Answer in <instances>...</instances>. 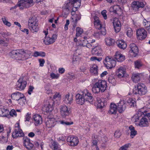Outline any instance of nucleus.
Segmentation results:
<instances>
[{
    "label": "nucleus",
    "instance_id": "nucleus-18",
    "mask_svg": "<svg viewBox=\"0 0 150 150\" xmlns=\"http://www.w3.org/2000/svg\"><path fill=\"white\" fill-rule=\"evenodd\" d=\"M76 103L80 105L83 104L86 101L83 93L81 94H78L76 96Z\"/></svg>",
    "mask_w": 150,
    "mask_h": 150
},
{
    "label": "nucleus",
    "instance_id": "nucleus-49",
    "mask_svg": "<svg viewBox=\"0 0 150 150\" xmlns=\"http://www.w3.org/2000/svg\"><path fill=\"white\" fill-rule=\"evenodd\" d=\"M0 112H2V116H6L8 114L9 112L8 110L7 109H3L2 110L0 109Z\"/></svg>",
    "mask_w": 150,
    "mask_h": 150
},
{
    "label": "nucleus",
    "instance_id": "nucleus-15",
    "mask_svg": "<svg viewBox=\"0 0 150 150\" xmlns=\"http://www.w3.org/2000/svg\"><path fill=\"white\" fill-rule=\"evenodd\" d=\"M86 101H88L90 103L92 102L93 98L91 93L87 90H84L82 92Z\"/></svg>",
    "mask_w": 150,
    "mask_h": 150
},
{
    "label": "nucleus",
    "instance_id": "nucleus-42",
    "mask_svg": "<svg viewBox=\"0 0 150 150\" xmlns=\"http://www.w3.org/2000/svg\"><path fill=\"white\" fill-rule=\"evenodd\" d=\"M90 71L91 73L94 74H97L98 66L96 65H92L90 69Z\"/></svg>",
    "mask_w": 150,
    "mask_h": 150
},
{
    "label": "nucleus",
    "instance_id": "nucleus-24",
    "mask_svg": "<svg viewBox=\"0 0 150 150\" xmlns=\"http://www.w3.org/2000/svg\"><path fill=\"white\" fill-rule=\"evenodd\" d=\"M23 142L24 146L28 149L30 150L32 149L33 145L30 143L29 139L25 138L24 139Z\"/></svg>",
    "mask_w": 150,
    "mask_h": 150
},
{
    "label": "nucleus",
    "instance_id": "nucleus-57",
    "mask_svg": "<svg viewBox=\"0 0 150 150\" xmlns=\"http://www.w3.org/2000/svg\"><path fill=\"white\" fill-rule=\"evenodd\" d=\"M50 76L52 79H57L59 77V75L58 74H55L53 73H51Z\"/></svg>",
    "mask_w": 150,
    "mask_h": 150
},
{
    "label": "nucleus",
    "instance_id": "nucleus-58",
    "mask_svg": "<svg viewBox=\"0 0 150 150\" xmlns=\"http://www.w3.org/2000/svg\"><path fill=\"white\" fill-rule=\"evenodd\" d=\"M40 63V66L41 67H43L45 62V60L43 59H38Z\"/></svg>",
    "mask_w": 150,
    "mask_h": 150
},
{
    "label": "nucleus",
    "instance_id": "nucleus-20",
    "mask_svg": "<svg viewBox=\"0 0 150 150\" xmlns=\"http://www.w3.org/2000/svg\"><path fill=\"white\" fill-rule=\"evenodd\" d=\"M125 68L122 67H120L117 71V75L120 78L123 77L125 76Z\"/></svg>",
    "mask_w": 150,
    "mask_h": 150
},
{
    "label": "nucleus",
    "instance_id": "nucleus-25",
    "mask_svg": "<svg viewBox=\"0 0 150 150\" xmlns=\"http://www.w3.org/2000/svg\"><path fill=\"white\" fill-rule=\"evenodd\" d=\"M126 104L124 100H121L118 103V108L120 113H121L126 108Z\"/></svg>",
    "mask_w": 150,
    "mask_h": 150
},
{
    "label": "nucleus",
    "instance_id": "nucleus-21",
    "mask_svg": "<svg viewBox=\"0 0 150 150\" xmlns=\"http://www.w3.org/2000/svg\"><path fill=\"white\" fill-rule=\"evenodd\" d=\"M97 107L98 108H101L106 105L105 99L98 98H97Z\"/></svg>",
    "mask_w": 150,
    "mask_h": 150
},
{
    "label": "nucleus",
    "instance_id": "nucleus-54",
    "mask_svg": "<svg viewBox=\"0 0 150 150\" xmlns=\"http://www.w3.org/2000/svg\"><path fill=\"white\" fill-rule=\"evenodd\" d=\"M59 122L61 124L67 125H70L73 124V122H65L63 120H60L59 121Z\"/></svg>",
    "mask_w": 150,
    "mask_h": 150
},
{
    "label": "nucleus",
    "instance_id": "nucleus-10",
    "mask_svg": "<svg viewBox=\"0 0 150 150\" xmlns=\"http://www.w3.org/2000/svg\"><path fill=\"white\" fill-rule=\"evenodd\" d=\"M67 140L69 145L73 147L77 146L79 142L78 138L76 136H69L67 137Z\"/></svg>",
    "mask_w": 150,
    "mask_h": 150
},
{
    "label": "nucleus",
    "instance_id": "nucleus-12",
    "mask_svg": "<svg viewBox=\"0 0 150 150\" xmlns=\"http://www.w3.org/2000/svg\"><path fill=\"white\" fill-rule=\"evenodd\" d=\"M27 84V82L23 80V78H20L16 83L17 89L19 91L23 90Z\"/></svg>",
    "mask_w": 150,
    "mask_h": 150
},
{
    "label": "nucleus",
    "instance_id": "nucleus-46",
    "mask_svg": "<svg viewBox=\"0 0 150 150\" xmlns=\"http://www.w3.org/2000/svg\"><path fill=\"white\" fill-rule=\"evenodd\" d=\"M134 64L135 67L138 69H139L142 65V64L141 62L139 60H137L134 62Z\"/></svg>",
    "mask_w": 150,
    "mask_h": 150
},
{
    "label": "nucleus",
    "instance_id": "nucleus-13",
    "mask_svg": "<svg viewBox=\"0 0 150 150\" xmlns=\"http://www.w3.org/2000/svg\"><path fill=\"white\" fill-rule=\"evenodd\" d=\"M137 35L138 39L142 40L145 39L146 37L147 32L144 29L140 28L137 30Z\"/></svg>",
    "mask_w": 150,
    "mask_h": 150
},
{
    "label": "nucleus",
    "instance_id": "nucleus-53",
    "mask_svg": "<svg viewBox=\"0 0 150 150\" xmlns=\"http://www.w3.org/2000/svg\"><path fill=\"white\" fill-rule=\"evenodd\" d=\"M102 59V58L101 57L98 58L96 57H92L90 58V60L92 61L97 60L98 62H100Z\"/></svg>",
    "mask_w": 150,
    "mask_h": 150
},
{
    "label": "nucleus",
    "instance_id": "nucleus-23",
    "mask_svg": "<svg viewBox=\"0 0 150 150\" xmlns=\"http://www.w3.org/2000/svg\"><path fill=\"white\" fill-rule=\"evenodd\" d=\"M46 126L51 128L54 127L56 124V121L53 118H49L46 122Z\"/></svg>",
    "mask_w": 150,
    "mask_h": 150
},
{
    "label": "nucleus",
    "instance_id": "nucleus-14",
    "mask_svg": "<svg viewBox=\"0 0 150 150\" xmlns=\"http://www.w3.org/2000/svg\"><path fill=\"white\" fill-rule=\"evenodd\" d=\"M129 52L132 55L136 57L139 53L138 47L134 43H131L129 45Z\"/></svg>",
    "mask_w": 150,
    "mask_h": 150
},
{
    "label": "nucleus",
    "instance_id": "nucleus-11",
    "mask_svg": "<svg viewBox=\"0 0 150 150\" xmlns=\"http://www.w3.org/2000/svg\"><path fill=\"white\" fill-rule=\"evenodd\" d=\"M60 111L61 116L64 118L68 116L71 113V109L65 105L61 106Z\"/></svg>",
    "mask_w": 150,
    "mask_h": 150
},
{
    "label": "nucleus",
    "instance_id": "nucleus-64",
    "mask_svg": "<svg viewBox=\"0 0 150 150\" xmlns=\"http://www.w3.org/2000/svg\"><path fill=\"white\" fill-rule=\"evenodd\" d=\"M102 30L101 31H100L101 35H105L106 34V30L105 28H102Z\"/></svg>",
    "mask_w": 150,
    "mask_h": 150
},
{
    "label": "nucleus",
    "instance_id": "nucleus-60",
    "mask_svg": "<svg viewBox=\"0 0 150 150\" xmlns=\"http://www.w3.org/2000/svg\"><path fill=\"white\" fill-rule=\"evenodd\" d=\"M31 117V114H30L29 113H27L26 115L25 116V121H29Z\"/></svg>",
    "mask_w": 150,
    "mask_h": 150
},
{
    "label": "nucleus",
    "instance_id": "nucleus-30",
    "mask_svg": "<svg viewBox=\"0 0 150 150\" xmlns=\"http://www.w3.org/2000/svg\"><path fill=\"white\" fill-rule=\"evenodd\" d=\"M114 58L118 62H122L125 59V56L118 52L116 53Z\"/></svg>",
    "mask_w": 150,
    "mask_h": 150
},
{
    "label": "nucleus",
    "instance_id": "nucleus-22",
    "mask_svg": "<svg viewBox=\"0 0 150 150\" xmlns=\"http://www.w3.org/2000/svg\"><path fill=\"white\" fill-rule=\"evenodd\" d=\"M33 119L34 121L36 126L41 124L42 122V119L41 117L38 114L34 115L33 117Z\"/></svg>",
    "mask_w": 150,
    "mask_h": 150
},
{
    "label": "nucleus",
    "instance_id": "nucleus-59",
    "mask_svg": "<svg viewBox=\"0 0 150 150\" xmlns=\"http://www.w3.org/2000/svg\"><path fill=\"white\" fill-rule=\"evenodd\" d=\"M61 97V95L59 93L56 92L54 95L53 96V98L54 99L59 98H60Z\"/></svg>",
    "mask_w": 150,
    "mask_h": 150
},
{
    "label": "nucleus",
    "instance_id": "nucleus-9",
    "mask_svg": "<svg viewBox=\"0 0 150 150\" xmlns=\"http://www.w3.org/2000/svg\"><path fill=\"white\" fill-rule=\"evenodd\" d=\"M22 50H14L11 51L10 55L11 57L18 60H22Z\"/></svg>",
    "mask_w": 150,
    "mask_h": 150
},
{
    "label": "nucleus",
    "instance_id": "nucleus-17",
    "mask_svg": "<svg viewBox=\"0 0 150 150\" xmlns=\"http://www.w3.org/2000/svg\"><path fill=\"white\" fill-rule=\"evenodd\" d=\"M92 54L94 55L100 56L102 54V50L100 47L97 46H95L93 48H92Z\"/></svg>",
    "mask_w": 150,
    "mask_h": 150
},
{
    "label": "nucleus",
    "instance_id": "nucleus-55",
    "mask_svg": "<svg viewBox=\"0 0 150 150\" xmlns=\"http://www.w3.org/2000/svg\"><path fill=\"white\" fill-rule=\"evenodd\" d=\"M108 81L110 83L113 85L115 83V79L111 76L109 77Z\"/></svg>",
    "mask_w": 150,
    "mask_h": 150
},
{
    "label": "nucleus",
    "instance_id": "nucleus-1",
    "mask_svg": "<svg viewBox=\"0 0 150 150\" xmlns=\"http://www.w3.org/2000/svg\"><path fill=\"white\" fill-rule=\"evenodd\" d=\"M107 87V83L105 81L99 80L94 84L92 90L95 93H98L100 91L103 92L106 90Z\"/></svg>",
    "mask_w": 150,
    "mask_h": 150
},
{
    "label": "nucleus",
    "instance_id": "nucleus-3",
    "mask_svg": "<svg viewBox=\"0 0 150 150\" xmlns=\"http://www.w3.org/2000/svg\"><path fill=\"white\" fill-rule=\"evenodd\" d=\"M147 92V88L143 83H140L137 84L133 89V93L134 94H139L140 96L145 95Z\"/></svg>",
    "mask_w": 150,
    "mask_h": 150
},
{
    "label": "nucleus",
    "instance_id": "nucleus-51",
    "mask_svg": "<svg viewBox=\"0 0 150 150\" xmlns=\"http://www.w3.org/2000/svg\"><path fill=\"white\" fill-rule=\"evenodd\" d=\"M133 33V31L132 29L131 28H128L127 32V36L129 37H131Z\"/></svg>",
    "mask_w": 150,
    "mask_h": 150
},
{
    "label": "nucleus",
    "instance_id": "nucleus-39",
    "mask_svg": "<svg viewBox=\"0 0 150 150\" xmlns=\"http://www.w3.org/2000/svg\"><path fill=\"white\" fill-rule=\"evenodd\" d=\"M129 129L130 130V137L132 138L137 134V132L134 129V127L132 125H130Z\"/></svg>",
    "mask_w": 150,
    "mask_h": 150
},
{
    "label": "nucleus",
    "instance_id": "nucleus-52",
    "mask_svg": "<svg viewBox=\"0 0 150 150\" xmlns=\"http://www.w3.org/2000/svg\"><path fill=\"white\" fill-rule=\"evenodd\" d=\"M121 135V134L119 130H116L114 136L116 138H119Z\"/></svg>",
    "mask_w": 150,
    "mask_h": 150
},
{
    "label": "nucleus",
    "instance_id": "nucleus-38",
    "mask_svg": "<svg viewBox=\"0 0 150 150\" xmlns=\"http://www.w3.org/2000/svg\"><path fill=\"white\" fill-rule=\"evenodd\" d=\"M81 18V15L80 14H75L71 17V18L72 20V22L75 23H77V21L80 20Z\"/></svg>",
    "mask_w": 150,
    "mask_h": 150
},
{
    "label": "nucleus",
    "instance_id": "nucleus-34",
    "mask_svg": "<svg viewBox=\"0 0 150 150\" xmlns=\"http://www.w3.org/2000/svg\"><path fill=\"white\" fill-rule=\"evenodd\" d=\"M106 44L108 46L112 45L114 44L115 40L110 37H107L105 39Z\"/></svg>",
    "mask_w": 150,
    "mask_h": 150
},
{
    "label": "nucleus",
    "instance_id": "nucleus-48",
    "mask_svg": "<svg viewBox=\"0 0 150 150\" xmlns=\"http://www.w3.org/2000/svg\"><path fill=\"white\" fill-rule=\"evenodd\" d=\"M2 20L3 22L5 25L8 27H10L11 26V23L6 20L5 17H2Z\"/></svg>",
    "mask_w": 150,
    "mask_h": 150
},
{
    "label": "nucleus",
    "instance_id": "nucleus-40",
    "mask_svg": "<svg viewBox=\"0 0 150 150\" xmlns=\"http://www.w3.org/2000/svg\"><path fill=\"white\" fill-rule=\"evenodd\" d=\"M52 105V104L49 103L48 105H45L43 108V110L47 112H51L53 110Z\"/></svg>",
    "mask_w": 150,
    "mask_h": 150
},
{
    "label": "nucleus",
    "instance_id": "nucleus-4",
    "mask_svg": "<svg viewBox=\"0 0 150 150\" xmlns=\"http://www.w3.org/2000/svg\"><path fill=\"white\" fill-rule=\"evenodd\" d=\"M33 0H20L18 2L17 5L12 7L11 10L16 8L17 6L19 7L21 10L26 8L32 6Z\"/></svg>",
    "mask_w": 150,
    "mask_h": 150
},
{
    "label": "nucleus",
    "instance_id": "nucleus-62",
    "mask_svg": "<svg viewBox=\"0 0 150 150\" xmlns=\"http://www.w3.org/2000/svg\"><path fill=\"white\" fill-rule=\"evenodd\" d=\"M34 88L32 86H30L28 91V93L29 95H30L31 93V92H32Z\"/></svg>",
    "mask_w": 150,
    "mask_h": 150
},
{
    "label": "nucleus",
    "instance_id": "nucleus-19",
    "mask_svg": "<svg viewBox=\"0 0 150 150\" xmlns=\"http://www.w3.org/2000/svg\"><path fill=\"white\" fill-rule=\"evenodd\" d=\"M147 112L146 111H145L144 112H142L141 111H139L137 112V114L136 115L133 117L132 119H135V121H137L139 119V118L140 117L142 116V115H143V116H147L150 117V114L148 113H147Z\"/></svg>",
    "mask_w": 150,
    "mask_h": 150
},
{
    "label": "nucleus",
    "instance_id": "nucleus-63",
    "mask_svg": "<svg viewBox=\"0 0 150 150\" xmlns=\"http://www.w3.org/2000/svg\"><path fill=\"white\" fill-rule=\"evenodd\" d=\"M94 46H94L93 44H91V43L88 42L86 46V47H87L90 48L91 47H94Z\"/></svg>",
    "mask_w": 150,
    "mask_h": 150
},
{
    "label": "nucleus",
    "instance_id": "nucleus-16",
    "mask_svg": "<svg viewBox=\"0 0 150 150\" xmlns=\"http://www.w3.org/2000/svg\"><path fill=\"white\" fill-rule=\"evenodd\" d=\"M113 24L115 31L116 33L119 32L120 30L121 25L118 18H115L114 19Z\"/></svg>",
    "mask_w": 150,
    "mask_h": 150
},
{
    "label": "nucleus",
    "instance_id": "nucleus-26",
    "mask_svg": "<svg viewBox=\"0 0 150 150\" xmlns=\"http://www.w3.org/2000/svg\"><path fill=\"white\" fill-rule=\"evenodd\" d=\"M22 96H24L23 94L19 92H16L11 95L12 99L17 101L21 98Z\"/></svg>",
    "mask_w": 150,
    "mask_h": 150
},
{
    "label": "nucleus",
    "instance_id": "nucleus-29",
    "mask_svg": "<svg viewBox=\"0 0 150 150\" xmlns=\"http://www.w3.org/2000/svg\"><path fill=\"white\" fill-rule=\"evenodd\" d=\"M141 74L139 73L133 74L132 77V81L135 83L138 82L140 81Z\"/></svg>",
    "mask_w": 150,
    "mask_h": 150
},
{
    "label": "nucleus",
    "instance_id": "nucleus-32",
    "mask_svg": "<svg viewBox=\"0 0 150 150\" xmlns=\"http://www.w3.org/2000/svg\"><path fill=\"white\" fill-rule=\"evenodd\" d=\"M116 43L118 47L122 49H124L127 46L126 43L124 40H122L117 41Z\"/></svg>",
    "mask_w": 150,
    "mask_h": 150
},
{
    "label": "nucleus",
    "instance_id": "nucleus-5",
    "mask_svg": "<svg viewBox=\"0 0 150 150\" xmlns=\"http://www.w3.org/2000/svg\"><path fill=\"white\" fill-rule=\"evenodd\" d=\"M15 129L12 134V136L13 138H17L18 137L24 136V134L22 130L20 128V125L18 123L14 125Z\"/></svg>",
    "mask_w": 150,
    "mask_h": 150
},
{
    "label": "nucleus",
    "instance_id": "nucleus-47",
    "mask_svg": "<svg viewBox=\"0 0 150 150\" xmlns=\"http://www.w3.org/2000/svg\"><path fill=\"white\" fill-rule=\"evenodd\" d=\"M51 147L54 149L53 150H57L59 149L58 144L56 142H54L52 143Z\"/></svg>",
    "mask_w": 150,
    "mask_h": 150
},
{
    "label": "nucleus",
    "instance_id": "nucleus-35",
    "mask_svg": "<svg viewBox=\"0 0 150 150\" xmlns=\"http://www.w3.org/2000/svg\"><path fill=\"white\" fill-rule=\"evenodd\" d=\"M38 23L35 24L28 25L29 29L32 32H37L38 30Z\"/></svg>",
    "mask_w": 150,
    "mask_h": 150
},
{
    "label": "nucleus",
    "instance_id": "nucleus-41",
    "mask_svg": "<svg viewBox=\"0 0 150 150\" xmlns=\"http://www.w3.org/2000/svg\"><path fill=\"white\" fill-rule=\"evenodd\" d=\"M38 23V20L35 17H31L29 18L28 21V25L35 24Z\"/></svg>",
    "mask_w": 150,
    "mask_h": 150
},
{
    "label": "nucleus",
    "instance_id": "nucleus-61",
    "mask_svg": "<svg viewBox=\"0 0 150 150\" xmlns=\"http://www.w3.org/2000/svg\"><path fill=\"white\" fill-rule=\"evenodd\" d=\"M106 11L105 10L103 11L101 13L102 15H103L105 19H106L107 18V15L106 14Z\"/></svg>",
    "mask_w": 150,
    "mask_h": 150
},
{
    "label": "nucleus",
    "instance_id": "nucleus-56",
    "mask_svg": "<svg viewBox=\"0 0 150 150\" xmlns=\"http://www.w3.org/2000/svg\"><path fill=\"white\" fill-rule=\"evenodd\" d=\"M9 113L10 115L12 117H16L17 116L16 112L14 110H12Z\"/></svg>",
    "mask_w": 150,
    "mask_h": 150
},
{
    "label": "nucleus",
    "instance_id": "nucleus-37",
    "mask_svg": "<svg viewBox=\"0 0 150 150\" xmlns=\"http://www.w3.org/2000/svg\"><path fill=\"white\" fill-rule=\"evenodd\" d=\"M120 10V8L117 5L114 6H113L111 7L109 9V11L111 12H113V13L118 14V11Z\"/></svg>",
    "mask_w": 150,
    "mask_h": 150
},
{
    "label": "nucleus",
    "instance_id": "nucleus-36",
    "mask_svg": "<svg viewBox=\"0 0 150 150\" xmlns=\"http://www.w3.org/2000/svg\"><path fill=\"white\" fill-rule=\"evenodd\" d=\"M148 124V122L146 118L142 117L139 123V125L142 127H145L147 126Z\"/></svg>",
    "mask_w": 150,
    "mask_h": 150
},
{
    "label": "nucleus",
    "instance_id": "nucleus-27",
    "mask_svg": "<svg viewBox=\"0 0 150 150\" xmlns=\"http://www.w3.org/2000/svg\"><path fill=\"white\" fill-rule=\"evenodd\" d=\"M65 103L67 104H71L73 101V96L72 95H70L68 93L65 95V99L64 100Z\"/></svg>",
    "mask_w": 150,
    "mask_h": 150
},
{
    "label": "nucleus",
    "instance_id": "nucleus-8",
    "mask_svg": "<svg viewBox=\"0 0 150 150\" xmlns=\"http://www.w3.org/2000/svg\"><path fill=\"white\" fill-rule=\"evenodd\" d=\"M146 3L141 1H133L132 4L133 10L135 12L138 11L140 8H143L145 6Z\"/></svg>",
    "mask_w": 150,
    "mask_h": 150
},
{
    "label": "nucleus",
    "instance_id": "nucleus-44",
    "mask_svg": "<svg viewBox=\"0 0 150 150\" xmlns=\"http://www.w3.org/2000/svg\"><path fill=\"white\" fill-rule=\"evenodd\" d=\"M127 103L131 107H134L136 105L135 101L132 98H129L127 100Z\"/></svg>",
    "mask_w": 150,
    "mask_h": 150
},
{
    "label": "nucleus",
    "instance_id": "nucleus-31",
    "mask_svg": "<svg viewBox=\"0 0 150 150\" xmlns=\"http://www.w3.org/2000/svg\"><path fill=\"white\" fill-rule=\"evenodd\" d=\"M94 24L95 28L97 29L100 30L102 28L100 21L96 16L94 17Z\"/></svg>",
    "mask_w": 150,
    "mask_h": 150
},
{
    "label": "nucleus",
    "instance_id": "nucleus-28",
    "mask_svg": "<svg viewBox=\"0 0 150 150\" xmlns=\"http://www.w3.org/2000/svg\"><path fill=\"white\" fill-rule=\"evenodd\" d=\"M117 108L116 105L114 103H111L110 105L109 113L111 114H116L117 111Z\"/></svg>",
    "mask_w": 150,
    "mask_h": 150
},
{
    "label": "nucleus",
    "instance_id": "nucleus-43",
    "mask_svg": "<svg viewBox=\"0 0 150 150\" xmlns=\"http://www.w3.org/2000/svg\"><path fill=\"white\" fill-rule=\"evenodd\" d=\"M25 97L24 95L23 96H22L21 98L17 100L18 104L21 106H23L25 104Z\"/></svg>",
    "mask_w": 150,
    "mask_h": 150
},
{
    "label": "nucleus",
    "instance_id": "nucleus-6",
    "mask_svg": "<svg viewBox=\"0 0 150 150\" xmlns=\"http://www.w3.org/2000/svg\"><path fill=\"white\" fill-rule=\"evenodd\" d=\"M103 62L107 69H111L115 67L116 63L115 60L109 57H107L105 58Z\"/></svg>",
    "mask_w": 150,
    "mask_h": 150
},
{
    "label": "nucleus",
    "instance_id": "nucleus-45",
    "mask_svg": "<svg viewBox=\"0 0 150 150\" xmlns=\"http://www.w3.org/2000/svg\"><path fill=\"white\" fill-rule=\"evenodd\" d=\"M76 37L79 36L80 35L83 33V30L79 27L76 28Z\"/></svg>",
    "mask_w": 150,
    "mask_h": 150
},
{
    "label": "nucleus",
    "instance_id": "nucleus-2",
    "mask_svg": "<svg viewBox=\"0 0 150 150\" xmlns=\"http://www.w3.org/2000/svg\"><path fill=\"white\" fill-rule=\"evenodd\" d=\"M81 0H72L65 3L62 7L63 12L65 14L67 15L69 13L70 8L73 5L74 7L76 8H79L81 5Z\"/></svg>",
    "mask_w": 150,
    "mask_h": 150
},
{
    "label": "nucleus",
    "instance_id": "nucleus-50",
    "mask_svg": "<svg viewBox=\"0 0 150 150\" xmlns=\"http://www.w3.org/2000/svg\"><path fill=\"white\" fill-rule=\"evenodd\" d=\"M129 144H127L122 146L120 147L119 150H127L128 148L129 147Z\"/></svg>",
    "mask_w": 150,
    "mask_h": 150
},
{
    "label": "nucleus",
    "instance_id": "nucleus-33",
    "mask_svg": "<svg viewBox=\"0 0 150 150\" xmlns=\"http://www.w3.org/2000/svg\"><path fill=\"white\" fill-rule=\"evenodd\" d=\"M22 53V60L27 59L31 55V52L28 50H26L25 51L23 50Z\"/></svg>",
    "mask_w": 150,
    "mask_h": 150
},
{
    "label": "nucleus",
    "instance_id": "nucleus-7",
    "mask_svg": "<svg viewBox=\"0 0 150 150\" xmlns=\"http://www.w3.org/2000/svg\"><path fill=\"white\" fill-rule=\"evenodd\" d=\"M44 32L45 33V37L44 40V42L45 45H49L52 44L55 42L57 38V35L54 34L51 37L49 36L47 37V35L48 33V32H46L45 31Z\"/></svg>",
    "mask_w": 150,
    "mask_h": 150
}]
</instances>
